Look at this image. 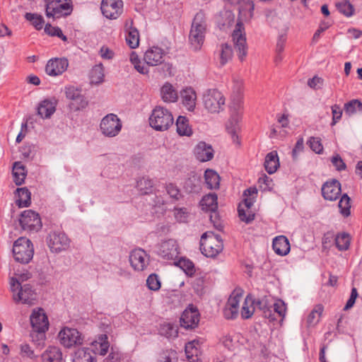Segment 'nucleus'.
<instances>
[{"label":"nucleus","mask_w":362,"mask_h":362,"mask_svg":"<svg viewBox=\"0 0 362 362\" xmlns=\"http://www.w3.org/2000/svg\"><path fill=\"white\" fill-rule=\"evenodd\" d=\"M166 191L169 196L175 201L182 197V194L178 187L174 184L170 183L166 185Z\"/></svg>","instance_id":"e2e57ef3"},{"label":"nucleus","mask_w":362,"mask_h":362,"mask_svg":"<svg viewBox=\"0 0 362 362\" xmlns=\"http://www.w3.org/2000/svg\"><path fill=\"white\" fill-rule=\"evenodd\" d=\"M160 334L167 338H175L178 335V329L176 325L164 323L160 326Z\"/></svg>","instance_id":"37998d69"},{"label":"nucleus","mask_w":362,"mask_h":362,"mask_svg":"<svg viewBox=\"0 0 362 362\" xmlns=\"http://www.w3.org/2000/svg\"><path fill=\"white\" fill-rule=\"evenodd\" d=\"M73 11L71 0H47L46 16L49 18H59L69 16Z\"/></svg>","instance_id":"39448f33"},{"label":"nucleus","mask_w":362,"mask_h":362,"mask_svg":"<svg viewBox=\"0 0 362 362\" xmlns=\"http://www.w3.org/2000/svg\"><path fill=\"white\" fill-rule=\"evenodd\" d=\"M323 312V306L320 304L315 305L311 313L309 314L307 322L309 326H313L316 325L321 317Z\"/></svg>","instance_id":"c03bdc74"},{"label":"nucleus","mask_w":362,"mask_h":362,"mask_svg":"<svg viewBox=\"0 0 362 362\" xmlns=\"http://www.w3.org/2000/svg\"><path fill=\"white\" fill-rule=\"evenodd\" d=\"M64 93L67 99L74 100L80 99V97L83 95L81 94V89L74 86H67L64 88Z\"/></svg>","instance_id":"603ef678"},{"label":"nucleus","mask_w":362,"mask_h":362,"mask_svg":"<svg viewBox=\"0 0 362 362\" xmlns=\"http://www.w3.org/2000/svg\"><path fill=\"white\" fill-rule=\"evenodd\" d=\"M153 181L148 177H142L137 181L136 187L144 194H148L153 188Z\"/></svg>","instance_id":"49530a36"},{"label":"nucleus","mask_w":362,"mask_h":362,"mask_svg":"<svg viewBox=\"0 0 362 362\" xmlns=\"http://www.w3.org/2000/svg\"><path fill=\"white\" fill-rule=\"evenodd\" d=\"M147 286L150 290L158 291L160 288V282L158 275L152 274L148 276L146 280Z\"/></svg>","instance_id":"052dcab7"},{"label":"nucleus","mask_w":362,"mask_h":362,"mask_svg":"<svg viewBox=\"0 0 362 362\" xmlns=\"http://www.w3.org/2000/svg\"><path fill=\"white\" fill-rule=\"evenodd\" d=\"M253 204V198L246 197L244 199L243 203L238 206V216L240 220L246 223H250L255 218V214L249 211Z\"/></svg>","instance_id":"4be33fe9"},{"label":"nucleus","mask_w":362,"mask_h":362,"mask_svg":"<svg viewBox=\"0 0 362 362\" xmlns=\"http://www.w3.org/2000/svg\"><path fill=\"white\" fill-rule=\"evenodd\" d=\"M127 44L132 49H135L139 44V33L138 30L133 27V21H127L124 25Z\"/></svg>","instance_id":"b1692460"},{"label":"nucleus","mask_w":362,"mask_h":362,"mask_svg":"<svg viewBox=\"0 0 362 362\" xmlns=\"http://www.w3.org/2000/svg\"><path fill=\"white\" fill-rule=\"evenodd\" d=\"M68 66L69 62L66 58H52L47 62L45 72L49 76H57L62 74Z\"/></svg>","instance_id":"2eb2a0df"},{"label":"nucleus","mask_w":362,"mask_h":362,"mask_svg":"<svg viewBox=\"0 0 362 362\" xmlns=\"http://www.w3.org/2000/svg\"><path fill=\"white\" fill-rule=\"evenodd\" d=\"M17 192L18 198L16 200V204L21 207L28 206L30 204V192L26 187L18 188Z\"/></svg>","instance_id":"58836bf2"},{"label":"nucleus","mask_w":362,"mask_h":362,"mask_svg":"<svg viewBox=\"0 0 362 362\" xmlns=\"http://www.w3.org/2000/svg\"><path fill=\"white\" fill-rule=\"evenodd\" d=\"M223 244L219 235L207 231L202 234L200 240L202 253L208 257H214L223 250Z\"/></svg>","instance_id":"f257e3e1"},{"label":"nucleus","mask_w":362,"mask_h":362,"mask_svg":"<svg viewBox=\"0 0 362 362\" xmlns=\"http://www.w3.org/2000/svg\"><path fill=\"white\" fill-rule=\"evenodd\" d=\"M25 18L27 21L31 22L33 25L37 30H41L42 28L44 20L41 16L35 13H26L25 15Z\"/></svg>","instance_id":"3c124183"},{"label":"nucleus","mask_w":362,"mask_h":362,"mask_svg":"<svg viewBox=\"0 0 362 362\" xmlns=\"http://www.w3.org/2000/svg\"><path fill=\"white\" fill-rule=\"evenodd\" d=\"M341 193V184L335 179L326 182L322 187L323 197L329 201L336 200Z\"/></svg>","instance_id":"6ab92c4d"},{"label":"nucleus","mask_w":362,"mask_h":362,"mask_svg":"<svg viewBox=\"0 0 362 362\" xmlns=\"http://www.w3.org/2000/svg\"><path fill=\"white\" fill-rule=\"evenodd\" d=\"M10 286L15 302H21L28 305H33L36 299V293L29 284L21 286L17 279L11 277L10 279Z\"/></svg>","instance_id":"7ed1b4c3"},{"label":"nucleus","mask_w":362,"mask_h":362,"mask_svg":"<svg viewBox=\"0 0 362 362\" xmlns=\"http://www.w3.org/2000/svg\"><path fill=\"white\" fill-rule=\"evenodd\" d=\"M34 253L31 241L25 238H19L13 246V254L16 262L27 264L33 258Z\"/></svg>","instance_id":"20e7f679"},{"label":"nucleus","mask_w":362,"mask_h":362,"mask_svg":"<svg viewBox=\"0 0 362 362\" xmlns=\"http://www.w3.org/2000/svg\"><path fill=\"white\" fill-rule=\"evenodd\" d=\"M19 223L24 230L38 231L42 228L40 217L33 210H25L21 213Z\"/></svg>","instance_id":"9b49d317"},{"label":"nucleus","mask_w":362,"mask_h":362,"mask_svg":"<svg viewBox=\"0 0 362 362\" xmlns=\"http://www.w3.org/2000/svg\"><path fill=\"white\" fill-rule=\"evenodd\" d=\"M200 182V180L194 176L186 180L185 187L189 192L198 193L201 189Z\"/></svg>","instance_id":"8fccbe9b"},{"label":"nucleus","mask_w":362,"mask_h":362,"mask_svg":"<svg viewBox=\"0 0 362 362\" xmlns=\"http://www.w3.org/2000/svg\"><path fill=\"white\" fill-rule=\"evenodd\" d=\"M161 97L164 102L174 103L177 100V93L173 86L169 83H165L160 90Z\"/></svg>","instance_id":"473e14b6"},{"label":"nucleus","mask_w":362,"mask_h":362,"mask_svg":"<svg viewBox=\"0 0 362 362\" xmlns=\"http://www.w3.org/2000/svg\"><path fill=\"white\" fill-rule=\"evenodd\" d=\"M204 107L211 113H218L223 109L225 98L216 89H209L203 95Z\"/></svg>","instance_id":"423d86ee"},{"label":"nucleus","mask_w":362,"mask_h":362,"mask_svg":"<svg viewBox=\"0 0 362 362\" xmlns=\"http://www.w3.org/2000/svg\"><path fill=\"white\" fill-rule=\"evenodd\" d=\"M129 262L135 270L143 271L148 264V257L144 250L135 249L130 253Z\"/></svg>","instance_id":"f3484780"},{"label":"nucleus","mask_w":362,"mask_h":362,"mask_svg":"<svg viewBox=\"0 0 362 362\" xmlns=\"http://www.w3.org/2000/svg\"><path fill=\"white\" fill-rule=\"evenodd\" d=\"M274 310L279 317H284L286 311V304L282 300H277L274 304Z\"/></svg>","instance_id":"774afa93"},{"label":"nucleus","mask_w":362,"mask_h":362,"mask_svg":"<svg viewBox=\"0 0 362 362\" xmlns=\"http://www.w3.org/2000/svg\"><path fill=\"white\" fill-rule=\"evenodd\" d=\"M45 332L46 331H36L33 329L30 333V337L33 344L35 346L36 349L40 351L45 344Z\"/></svg>","instance_id":"ea45409f"},{"label":"nucleus","mask_w":362,"mask_h":362,"mask_svg":"<svg viewBox=\"0 0 362 362\" xmlns=\"http://www.w3.org/2000/svg\"><path fill=\"white\" fill-rule=\"evenodd\" d=\"M88 348H83L77 352V362H96V358Z\"/></svg>","instance_id":"a18cd8bd"},{"label":"nucleus","mask_w":362,"mask_h":362,"mask_svg":"<svg viewBox=\"0 0 362 362\" xmlns=\"http://www.w3.org/2000/svg\"><path fill=\"white\" fill-rule=\"evenodd\" d=\"M194 153L198 160L206 162L213 158L214 151L210 144L204 141H200L195 146Z\"/></svg>","instance_id":"412c9836"},{"label":"nucleus","mask_w":362,"mask_h":362,"mask_svg":"<svg viewBox=\"0 0 362 362\" xmlns=\"http://www.w3.org/2000/svg\"><path fill=\"white\" fill-rule=\"evenodd\" d=\"M272 247L274 252L281 256L286 255L290 251V243L284 235L275 238L273 240Z\"/></svg>","instance_id":"a878e982"},{"label":"nucleus","mask_w":362,"mask_h":362,"mask_svg":"<svg viewBox=\"0 0 362 362\" xmlns=\"http://www.w3.org/2000/svg\"><path fill=\"white\" fill-rule=\"evenodd\" d=\"M104 69L103 65H95L91 69L90 73V78L92 83L99 84L103 81L104 78Z\"/></svg>","instance_id":"79ce46f5"},{"label":"nucleus","mask_w":362,"mask_h":362,"mask_svg":"<svg viewBox=\"0 0 362 362\" xmlns=\"http://www.w3.org/2000/svg\"><path fill=\"white\" fill-rule=\"evenodd\" d=\"M185 354L189 362H194L198 360V355L199 354V341L193 340L187 342L185 347Z\"/></svg>","instance_id":"72a5a7b5"},{"label":"nucleus","mask_w":362,"mask_h":362,"mask_svg":"<svg viewBox=\"0 0 362 362\" xmlns=\"http://www.w3.org/2000/svg\"><path fill=\"white\" fill-rule=\"evenodd\" d=\"M243 23L238 22L232 33L235 48L238 52V58L243 61L247 53V46Z\"/></svg>","instance_id":"9d476101"},{"label":"nucleus","mask_w":362,"mask_h":362,"mask_svg":"<svg viewBox=\"0 0 362 362\" xmlns=\"http://www.w3.org/2000/svg\"><path fill=\"white\" fill-rule=\"evenodd\" d=\"M56 110V103L50 100H44L37 107V114L43 119L49 118Z\"/></svg>","instance_id":"c756f323"},{"label":"nucleus","mask_w":362,"mask_h":362,"mask_svg":"<svg viewBox=\"0 0 362 362\" xmlns=\"http://www.w3.org/2000/svg\"><path fill=\"white\" fill-rule=\"evenodd\" d=\"M350 236L348 233H341L337 235L335 244L339 250H346L350 245Z\"/></svg>","instance_id":"de8ad7c7"},{"label":"nucleus","mask_w":362,"mask_h":362,"mask_svg":"<svg viewBox=\"0 0 362 362\" xmlns=\"http://www.w3.org/2000/svg\"><path fill=\"white\" fill-rule=\"evenodd\" d=\"M122 124L117 115L110 113L105 116L100 124V128L103 135L114 137L119 134Z\"/></svg>","instance_id":"6e6552de"},{"label":"nucleus","mask_w":362,"mask_h":362,"mask_svg":"<svg viewBox=\"0 0 362 362\" xmlns=\"http://www.w3.org/2000/svg\"><path fill=\"white\" fill-rule=\"evenodd\" d=\"M164 51L158 47L148 49L144 54V61L149 66H157L163 62Z\"/></svg>","instance_id":"5701e85b"},{"label":"nucleus","mask_w":362,"mask_h":362,"mask_svg":"<svg viewBox=\"0 0 362 362\" xmlns=\"http://www.w3.org/2000/svg\"><path fill=\"white\" fill-rule=\"evenodd\" d=\"M123 2L122 0H103L101 11L107 18L116 19L122 13Z\"/></svg>","instance_id":"4468645a"},{"label":"nucleus","mask_w":362,"mask_h":362,"mask_svg":"<svg viewBox=\"0 0 362 362\" xmlns=\"http://www.w3.org/2000/svg\"><path fill=\"white\" fill-rule=\"evenodd\" d=\"M310 148L316 153H321L323 151V146L321 144L320 139L318 137H310L308 141Z\"/></svg>","instance_id":"0e129e2a"},{"label":"nucleus","mask_w":362,"mask_h":362,"mask_svg":"<svg viewBox=\"0 0 362 362\" xmlns=\"http://www.w3.org/2000/svg\"><path fill=\"white\" fill-rule=\"evenodd\" d=\"M218 197L215 193H209L202 199L200 205L205 211L215 212L218 208Z\"/></svg>","instance_id":"7c9ffc66"},{"label":"nucleus","mask_w":362,"mask_h":362,"mask_svg":"<svg viewBox=\"0 0 362 362\" xmlns=\"http://www.w3.org/2000/svg\"><path fill=\"white\" fill-rule=\"evenodd\" d=\"M344 110L345 114L349 116L356 114L357 112H362V103L357 99L351 100L344 104Z\"/></svg>","instance_id":"a19ab883"},{"label":"nucleus","mask_w":362,"mask_h":362,"mask_svg":"<svg viewBox=\"0 0 362 362\" xmlns=\"http://www.w3.org/2000/svg\"><path fill=\"white\" fill-rule=\"evenodd\" d=\"M45 32L51 36H57L61 38L64 42L67 41V37L65 36L62 30L58 27H53L50 24H47L45 27Z\"/></svg>","instance_id":"13d9d810"},{"label":"nucleus","mask_w":362,"mask_h":362,"mask_svg":"<svg viewBox=\"0 0 362 362\" xmlns=\"http://www.w3.org/2000/svg\"><path fill=\"white\" fill-rule=\"evenodd\" d=\"M199 322V311L196 308H193L192 306L186 308L182 312L180 318V326L187 330L196 328Z\"/></svg>","instance_id":"ddd939ff"},{"label":"nucleus","mask_w":362,"mask_h":362,"mask_svg":"<svg viewBox=\"0 0 362 362\" xmlns=\"http://www.w3.org/2000/svg\"><path fill=\"white\" fill-rule=\"evenodd\" d=\"M177 132L180 136H189L192 129L189 125L188 119L184 116H179L176 121Z\"/></svg>","instance_id":"e433bc0d"},{"label":"nucleus","mask_w":362,"mask_h":362,"mask_svg":"<svg viewBox=\"0 0 362 362\" xmlns=\"http://www.w3.org/2000/svg\"><path fill=\"white\" fill-rule=\"evenodd\" d=\"M230 109L231 112V116L229 124L227 125V130L228 134L231 135L233 142L239 144L240 141L238 140L237 134L240 129L238 124L241 119L242 115V105L240 99L238 98L236 100L233 101V103L230 105Z\"/></svg>","instance_id":"0eeeda50"},{"label":"nucleus","mask_w":362,"mask_h":362,"mask_svg":"<svg viewBox=\"0 0 362 362\" xmlns=\"http://www.w3.org/2000/svg\"><path fill=\"white\" fill-rule=\"evenodd\" d=\"M43 362H61L62 354L58 347H49L42 354Z\"/></svg>","instance_id":"f704fd0d"},{"label":"nucleus","mask_w":362,"mask_h":362,"mask_svg":"<svg viewBox=\"0 0 362 362\" xmlns=\"http://www.w3.org/2000/svg\"><path fill=\"white\" fill-rule=\"evenodd\" d=\"M47 243L52 252L59 253L69 248L70 240L64 232L55 230L49 233Z\"/></svg>","instance_id":"1a4fd4ad"},{"label":"nucleus","mask_w":362,"mask_h":362,"mask_svg":"<svg viewBox=\"0 0 362 362\" xmlns=\"http://www.w3.org/2000/svg\"><path fill=\"white\" fill-rule=\"evenodd\" d=\"M242 298V294L236 293L229 297L223 310L224 317L228 320H233L238 315L239 303Z\"/></svg>","instance_id":"aec40b11"},{"label":"nucleus","mask_w":362,"mask_h":362,"mask_svg":"<svg viewBox=\"0 0 362 362\" xmlns=\"http://www.w3.org/2000/svg\"><path fill=\"white\" fill-rule=\"evenodd\" d=\"M279 166V161L277 152L273 151L269 153L264 160V168L269 174H272L276 171Z\"/></svg>","instance_id":"2f4dec72"},{"label":"nucleus","mask_w":362,"mask_h":362,"mask_svg":"<svg viewBox=\"0 0 362 362\" xmlns=\"http://www.w3.org/2000/svg\"><path fill=\"white\" fill-rule=\"evenodd\" d=\"M177 353L175 351L166 350L163 351L160 358V362H176Z\"/></svg>","instance_id":"69168bd1"},{"label":"nucleus","mask_w":362,"mask_h":362,"mask_svg":"<svg viewBox=\"0 0 362 362\" xmlns=\"http://www.w3.org/2000/svg\"><path fill=\"white\" fill-rule=\"evenodd\" d=\"M13 175L16 185H21L24 182L26 171L25 166L21 162H15L13 163Z\"/></svg>","instance_id":"4c0bfd02"},{"label":"nucleus","mask_w":362,"mask_h":362,"mask_svg":"<svg viewBox=\"0 0 362 362\" xmlns=\"http://www.w3.org/2000/svg\"><path fill=\"white\" fill-rule=\"evenodd\" d=\"M174 119L172 113L166 108L156 106L149 117L150 126L156 131L168 130L173 125Z\"/></svg>","instance_id":"f03ea898"},{"label":"nucleus","mask_w":362,"mask_h":362,"mask_svg":"<svg viewBox=\"0 0 362 362\" xmlns=\"http://www.w3.org/2000/svg\"><path fill=\"white\" fill-rule=\"evenodd\" d=\"M88 104V100L85 98V96L83 95L80 97V99H76L72 100L70 104L69 107L71 110L74 111H78L81 110H83L87 107Z\"/></svg>","instance_id":"bf43d9fd"},{"label":"nucleus","mask_w":362,"mask_h":362,"mask_svg":"<svg viewBox=\"0 0 362 362\" xmlns=\"http://www.w3.org/2000/svg\"><path fill=\"white\" fill-rule=\"evenodd\" d=\"M255 305L260 310H263L264 315L265 317L270 319L271 320H274L272 317L271 310L267 307L266 302L264 300H258L253 301V305Z\"/></svg>","instance_id":"680f3d73"},{"label":"nucleus","mask_w":362,"mask_h":362,"mask_svg":"<svg viewBox=\"0 0 362 362\" xmlns=\"http://www.w3.org/2000/svg\"><path fill=\"white\" fill-rule=\"evenodd\" d=\"M93 351L95 354L105 356L109 349L110 344L106 334H100L92 342Z\"/></svg>","instance_id":"c85d7f7f"},{"label":"nucleus","mask_w":362,"mask_h":362,"mask_svg":"<svg viewBox=\"0 0 362 362\" xmlns=\"http://www.w3.org/2000/svg\"><path fill=\"white\" fill-rule=\"evenodd\" d=\"M58 338L62 345L66 348L81 345L83 339L80 332L74 328L64 327L58 334Z\"/></svg>","instance_id":"f8f14e48"},{"label":"nucleus","mask_w":362,"mask_h":362,"mask_svg":"<svg viewBox=\"0 0 362 362\" xmlns=\"http://www.w3.org/2000/svg\"><path fill=\"white\" fill-rule=\"evenodd\" d=\"M30 320L33 329L36 331H47L48 329V318L42 309L33 310Z\"/></svg>","instance_id":"a211bd4d"},{"label":"nucleus","mask_w":362,"mask_h":362,"mask_svg":"<svg viewBox=\"0 0 362 362\" xmlns=\"http://www.w3.org/2000/svg\"><path fill=\"white\" fill-rule=\"evenodd\" d=\"M350 200L349 197L346 194H344L341 196L339 202V208L341 210V213L345 216H348L350 214Z\"/></svg>","instance_id":"5fc2aeb1"},{"label":"nucleus","mask_w":362,"mask_h":362,"mask_svg":"<svg viewBox=\"0 0 362 362\" xmlns=\"http://www.w3.org/2000/svg\"><path fill=\"white\" fill-rule=\"evenodd\" d=\"M158 255L165 259H174L179 255L178 245L173 239L165 240L160 245Z\"/></svg>","instance_id":"dca6fc26"},{"label":"nucleus","mask_w":362,"mask_h":362,"mask_svg":"<svg viewBox=\"0 0 362 362\" xmlns=\"http://www.w3.org/2000/svg\"><path fill=\"white\" fill-rule=\"evenodd\" d=\"M177 265L182 269L188 276H192L195 272L193 262L189 259L181 258L178 260Z\"/></svg>","instance_id":"09e8293b"},{"label":"nucleus","mask_w":362,"mask_h":362,"mask_svg":"<svg viewBox=\"0 0 362 362\" xmlns=\"http://www.w3.org/2000/svg\"><path fill=\"white\" fill-rule=\"evenodd\" d=\"M255 311L253 301L251 299L245 298L241 310V315L244 319L250 318Z\"/></svg>","instance_id":"864d4df0"},{"label":"nucleus","mask_w":362,"mask_h":362,"mask_svg":"<svg viewBox=\"0 0 362 362\" xmlns=\"http://www.w3.org/2000/svg\"><path fill=\"white\" fill-rule=\"evenodd\" d=\"M205 182L209 189H218L220 185V176L214 170L207 169L204 173Z\"/></svg>","instance_id":"c9c22d12"},{"label":"nucleus","mask_w":362,"mask_h":362,"mask_svg":"<svg viewBox=\"0 0 362 362\" xmlns=\"http://www.w3.org/2000/svg\"><path fill=\"white\" fill-rule=\"evenodd\" d=\"M182 103L183 105L189 110L193 111L196 105L197 95L192 88H187L180 93Z\"/></svg>","instance_id":"393cba45"},{"label":"nucleus","mask_w":362,"mask_h":362,"mask_svg":"<svg viewBox=\"0 0 362 362\" xmlns=\"http://www.w3.org/2000/svg\"><path fill=\"white\" fill-rule=\"evenodd\" d=\"M205 33L206 30L204 29L191 28L189 40L195 50L201 48L204 40Z\"/></svg>","instance_id":"bb28decb"},{"label":"nucleus","mask_w":362,"mask_h":362,"mask_svg":"<svg viewBox=\"0 0 362 362\" xmlns=\"http://www.w3.org/2000/svg\"><path fill=\"white\" fill-rule=\"evenodd\" d=\"M336 6L339 11L346 16H351L354 13L353 6L349 1L344 0L341 2H339L336 4Z\"/></svg>","instance_id":"4d7b16f0"},{"label":"nucleus","mask_w":362,"mask_h":362,"mask_svg":"<svg viewBox=\"0 0 362 362\" xmlns=\"http://www.w3.org/2000/svg\"><path fill=\"white\" fill-rule=\"evenodd\" d=\"M221 66H224L232 59L233 52L231 45L228 43H221L216 51Z\"/></svg>","instance_id":"cd10ccee"},{"label":"nucleus","mask_w":362,"mask_h":362,"mask_svg":"<svg viewBox=\"0 0 362 362\" xmlns=\"http://www.w3.org/2000/svg\"><path fill=\"white\" fill-rule=\"evenodd\" d=\"M192 27L196 28L204 29L206 30V17L205 13L202 11H199L195 15Z\"/></svg>","instance_id":"6e6d98bb"},{"label":"nucleus","mask_w":362,"mask_h":362,"mask_svg":"<svg viewBox=\"0 0 362 362\" xmlns=\"http://www.w3.org/2000/svg\"><path fill=\"white\" fill-rule=\"evenodd\" d=\"M331 162L338 171L344 170L346 168V165L339 154L334 156L331 158Z\"/></svg>","instance_id":"338daca9"}]
</instances>
